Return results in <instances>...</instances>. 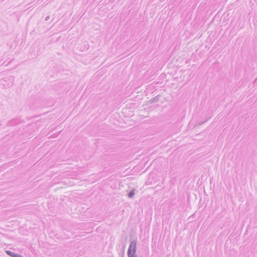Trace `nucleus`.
<instances>
[{
  "label": "nucleus",
  "instance_id": "5",
  "mask_svg": "<svg viewBox=\"0 0 257 257\" xmlns=\"http://www.w3.org/2000/svg\"><path fill=\"white\" fill-rule=\"evenodd\" d=\"M13 257H23L22 255L18 253H15Z\"/></svg>",
  "mask_w": 257,
  "mask_h": 257
},
{
  "label": "nucleus",
  "instance_id": "3",
  "mask_svg": "<svg viewBox=\"0 0 257 257\" xmlns=\"http://www.w3.org/2000/svg\"><path fill=\"white\" fill-rule=\"evenodd\" d=\"M6 253H7V254H8L9 255H10V256H11L12 257H13L14 255H15V254L16 253L13 252H12V251H11L10 250H9L6 251Z\"/></svg>",
  "mask_w": 257,
  "mask_h": 257
},
{
  "label": "nucleus",
  "instance_id": "6",
  "mask_svg": "<svg viewBox=\"0 0 257 257\" xmlns=\"http://www.w3.org/2000/svg\"><path fill=\"white\" fill-rule=\"evenodd\" d=\"M49 16H47L46 18H45V21H48V19H49Z\"/></svg>",
  "mask_w": 257,
  "mask_h": 257
},
{
  "label": "nucleus",
  "instance_id": "1",
  "mask_svg": "<svg viewBox=\"0 0 257 257\" xmlns=\"http://www.w3.org/2000/svg\"><path fill=\"white\" fill-rule=\"evenodd\" d=\"M137 241L132 240L131 241L128 249L127 250V256L128 257H137L136 254L137 251Z\"/></svg>",
  "mask_w": 257,
  "mask_h": 257
},
{
  "label": "nucleus",
  "instance_id": "4",
  "mask_svg": "<svg viewBox=\"0 0 257 257\" xmlns=\"http://www.w3.org/2000/svg\"><path fill=\"white\" fill-rule=\"evenodd\" d=\"M208 119H209V118H207V119H205L204 121H202V122H198V123H196V125H201V124H203L204 123H205V122H206V121L208 120Z\"/></svg>",
  "mask_w": 257,
  "mask_h": 257
},
{
  "label": "nucleus",
  "instance_id": "2",
  "mask_svg": "<svg viewBox=\"0 0 257 257\" xmlns=\"http://www.w3.org/2000/svg\"><path fill=\"white\" fill-rule=\"evenodd\" d=\"M135 195V190H133L130 191L128 194V197L129 198H132Z\"/></svg>",
  "mask_w": 257,
  "mask_h": 257
}]
</instances>
